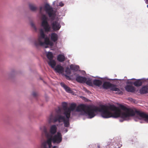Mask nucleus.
<instances>
[{"label":"nucleus","instance_id":"obj_1","mask_svg":"<svg viewBox=\"0 0 148 148\" xmlns=\"http://www.w3.org/2000/svg\"><path fill=\"white\" fill-rule=\"evenodd\" d=\"M100 108L94 106L86 105L82 104L79 105L76 110L77 112L83 111L88 116L89 118H92L95 116V112H101V115L103 118H108L111 117L117 118L121 117L120 122H123L126 118L134 116L136 112L131 108H127L125 106L121 105L119 107L121 109L125 111L121 113L120 108L113 105L109 106L101 105Z\"/></svg>","mask_w":148,"mask_h":148},{"label":"nucleus","instance_id":"obj_2","mask_svg":"<svg viewBox=\"0 0 148 148\" xmlns=\"http://www.w3.org/2000/svg\"><path fill=\"white\" fill-rule=\"evenodd\" d=\"M40 129L45 134V136L47 138L46 141L48 143V147L49 148H51L52 146L51 141H52L53 143L59 144L62 141V135L60 132H58L56 134L53 136L49 134L47 132L46 127L43 126L40 128Z\"/></svg>","mask_w":148,"mask_h":148},{"label":"nucleus","instance_id":"obj_3","mask_svg":"<svg viewBox=\"0 0 148 148\" xmlns=\"http://www.w3.org/2000/svg\"><path fill=\"white\" fill-rule=\"evenodd\" d=\"M44 39L45 41L44 42H42L41 38H39L38 40L34 42V44L35 45L36 47L38 46H44L45 48L48 47V45H49L51 46H53V43L50 41L48 38L46 37Z\"/></svg>","mask_w":148,"mask_h":148},{"label":"nucleus","instance_id":"obj_4","mask_svg":"<svg viewBox=\"0 0 148 148\" xmlns=\"http://www.w3.org/2000/svg\"><path fill=\"white\" fill-rule=\"evenodd\" d=\"M45 9L49 16L51 20H53L56 16V12L49 4H46L45 6Z\"/></svg>","mask_w":148,"mask_h":148},{"label":"nucleus","instance_id":"obj_5","mask_svg":"<svg viewBox=\"0 0 148 148\" xmlns=\"http://www.w3.org/2000/svg\"><path fill=\"white\" fill-rule=\"evenodd\" d=\"M42 19L41 26L43 27L45 32H51V27L48 23L47 17L45 14H43L42 16Z\"/></svg>","mask_w":148,"mask_h":148},{"label":"nucleus","instance_id":"obj_6","mask_svg":"<svg viewBox=\"0 0 148 148\" xmlns=\"http://www.w3.org/2000/svg\"><path fill=\"white\" fill-rule=\"evenodd\" d=\"M66 119L65 116L58 114L56 115L54 118H53L52 114L49 117V122H53L54 123L58 121L60 123L63 122Z\"/></svg>","mask_w":148,"mask_h":148},{"label":"nucleus","instance_id":"obj_7","mask_svg":"<svg viewBox=\"0 0 148 148\" xmlns=\"http://www.w3.org/2000/svg\"><path fill=\"white\" fill-rule=\"evenodd\" d=\"M76 107V105L75 103H72L70 105L69 107L68 108L67 111L65 112V114L67 116V117H69L71 116V111H73L75 109Z\"/></svg>","mask_w":148,"mask_h":148},{"label":"nucleus","instance_id":"obj_8","mask_svg":"<svg viewBox=\"0 0 148 148\" xmlns=\"http://www.w3.org/2000/svg\"><path fill=\"white\" fill-rule=\"evenodd\" d=\"M52 28L53 31H58L61 27V25L58 21H55L51 23Z\"/></svg>","mask_w":148,"mask_h":148},{"label":"nucleus","instance_id":"obj_9","mask_svg":"<svg viewBox=\"0 0 148 148\" xmlns=\"http://www.w3.org/2000/svg\"><path fill=\"white\" fill-rule=\"evenodd\" d=\"M55 71L59 74H63L64 72V68L60 65H57L54 69Z\"/></svg>","mask_w":148,"mask_h":148},{"label":"nucleus","instance_id":"obj_10","mask_svg":"<svg viewBox=\"0 0 148 148\" xmlns=\"http://www.w3.org/2000/svg\"><path fill=\"white\" fill-rule=\"evenodd\" d=\"M136 112L137 114L144 119L145 121H148V114L144 112H141L139 111H136Z\"/></svg>","mask_w":148,"mask_h":148},{"label":"nucleus","instance_id":"obj_11","mask_svg":"<svg viewBox=\"0 0 148 148\" xmlns=\"http://www.w3.org/2000/svg\"><path fill=\"white\" fill-rule=\"evenodd\" d=\"M58 38V36L57 34L55 33H52L50 35L51 40L54 42H57Z\"/></svg>","mask_w":148,"mask_h":148},{"label":"nucleus","instance_id":"obj_12","mask_svg":"<svg viewBox=\"0 0 148 148\" xmlns=\"http://www.w3.org/2000/svg\"><path fill=\"white\" fill-rule=\"evenodd\" d=\"M86 80H87L86 78L80 76H77L76 78V81L80 83H85Z\"/></svg>","mask_w":148,"mask_h":148},{"label":"nucleus","instance_id":"obj_13","mask_svg":"<svg viewBox=\"0 0 148 148\" xmlns=\"http://www.w3.org/2000/svg\"><path fill=\"white\" fill-rule=\"evenodd\" d=\"M57 127L55 125H52L50 127L49 132L51 135H54L56 134L57 132Z\"/></svg>","mask_w":148,"mask_h":148},{"label":"nucleus","instance_id":"obj_14","mask_svg":"<svg viewBox=\"0 0 148 148\" xmlns=\"http://www.w3.org/2000/svg\"><path fill=\"white\" fill-rule=\"evenodd\" d=\"M126 90L129 92H134L135 91V88L132 86L127 85L125 87Z\"/></svg>","mask_w":148,"mask_h":148},{"label":"nucleus","instance_id":"obj_15","mask_svg":"<svg viewBox=\"0 0 148 148\" xmlns=\"http://www.w3.org/2000/svg\"><path fill=\"white\" fill-rule=\"evenodd\" d=\"M60 85L62 87H63L67 92L70 93H72L73 92V91L71 89V88L66 85L64 83H61L60 84Z\"/></svg>","mask_w":148,"mask_h":148},{"label":"nucleus","instance_id":"obj_16","mask_svg":"<svg viewBox=\"0 0 148 148\" xmlns=\"http://www.w3.org/2000/svg\"><path fill=\"white\" fill-rule=\"evenodd\" d=\"M112 85V84L110 83L106 82L103 83L102 86L103 88L107 89L110 88Z\"/></svg>","mask_w":148,"mask_h":148},{"label":"nucleus","instance_id":"obj_17","mask_svg":"<svg viewBox=\"0 0 148 148\" xmlns=\"http://www.w3.org/2000/svg\"><path fill=\"white\" fill-rule=\"evenodd\" d=\"M66 117V119H65L63 122L64 126L65 127H69L70 125V123L69 122V118L70 117V116H69V117H68V118L67 117L66 115V114H64Z\"/></svg>","mask_w":148,"mask_h":148},{"label":"nucleus","instance_id":"obj_18","mask_svg":"<svg viewBox=\"0 0 148 148\" xmlns=\"http://www.w3.org/2000/svg\"><path fill=\"white\" fill-rule=\"evenodd\" d=\"M110 89L112 91H117L119 94H121L122 93V92L120 90L116 88V87L115 85L112 84V85L110 88Z\"/></svg>","mask_w":148,"mask_h":148},{"label":"nucleus","instance_id":"obj_19","mask_svg":"<svg viewBox=\"0 0 148 148\" xmlns=\"http://www.w3.org/2000/svg\"><path fill=\"white\" fill-rule=\"evenodd\" d=\"M93 84L96 86L99 87L102 85V82L99 79H95L93 81Z\"/></svg>","mask_w":148,"mask_h":148},{"label":"nucleus","instance_id":"obj_20","mask_svg":"<svg viewBox=\"0 0 148 148\" xmlns=\"http://www.w3.org/2000/svg\"><path fill=\"white\" fill-rule=\"evenodd\" d=\"M49 65L53 69L55 68L56 64V62L54 60H49L48 62Z\"/></svg>","mask_w":148,"mask_h":148},{"label":"nucleus","instance_id":"obj_21","mask_svg":"<svg viewBox=\"0 0 148 148\" xmlns=\"http://www.w3.org/2000/svg\"><path fill=\"white\" fill-rule=\"evenodd\" d=\"M57 59L58 61L61 62L64 61L66 60L65 56L62 54L58 55Z\"/></svg>","mask_w":148,"mask_h":148},{"label":"nucleus","instance_id":"obj_22","mask_svg":"<svg viewBox=\"0 0 148 148\" xmlns=\"http://www.w3.org/2000/svg\"><path fill=\"white\" fill-rule=\"evenodd\" d=\"M148 90V87L144 86L140 89V92L142 94H145L147 92Z\"/></svg>","mask_w":148,"mask_h":148},{"label":"nucleus","instance_id":"obj_23","mask_svg":"<svg viewBox=\"0 0 148 148\" xmlns=\"http://www.w3.org/2000/svg\"><path fill=\"white\" fill-rule=\"evenodd\" d=\"M143 84V82L140 79H138L133 83L134 85L138 87L141 86Z\"/></svg>","mask_w":148,"mask_h":148},{"label":"nucleus","instance_id":"obj_24","mask_svg":"<svg viewBox=\"0 0 148 148\" xmlns=\"http://www.w3.org/2000/svg\"><path fill=\"white\" fill-rule=\"evenodd\" d=\"M62 105L64 110L63 114H65V112L67 111L68 108L67 103L66 102H63L62 103Z\"/></svg>","mask_w":148,"mask_h":148},{"label":"nucleus","instance_id":"obj_25","mask_svg":"<svg viewBox=\"0 0 148 148\" xmlns=\"http://www.w3.org/2000/svg\"><path fill=\"white\" fill-rule=\"evenodd\" d=\"M29 8L31 10L34 11H36L37 9V7L33 4L30 3L29 5Z\"/></svg>","mask_w":148,"mask_h":148},{"label":"nucleus","instance_id":"obj_26","mask_svg":"<svg viewBox=\"0 0 148 148\" xmlns=\"http://www.w3.org/2000/svg\"><path fill=\"white\" fill-rule=\"evenodd\" d=\"M70 69L72 70L77 71H78L79 68V67L78 66L74 65L73 64H71L70 66Z\"/></svg>","mask_w":148,"mask_h":148},{"label":"nucleus","instance_id":"obj_27","mask_svg":"<svg viewBox=\"0 0 148 148\" xmlns=\"http://www.w3.org/2000/svg\"><path fill=\"white\" fill-rule=\"evenodd\" d=\"M88 85L91 86H93V84L92 81L91 79L88 78L86 80V82H85Z\"/></svg>","mask_w":148,"mask_h":148},{"label":"nucleus","instance_id":"obj_28","mask_svg":"<svg viewBox=\"0 0 148 148\" xmlns=\"http://www.w3.org/2000/svg\"><path fill=\"white\" fill-rule=\"evenodd\" d=\"M47 57L49 60H53V53L51 52H48L47 54Z\"/></svg>","mask_w":148,"mask_h":148},{"label":"nucleus","instance_id":"obj_29","mask_svg":"<svg viewBox=\"0 0 148 148\" xmlns=\"http://www.w3.org/2000/svg\"><path fill=\"white\" fill-rule=\"evenodd\" d=\"M106 148H115L114 144L110 142H108V145L106 146Z\"/></svg>","mask_w":148,"mask_h":148},{"label":"nucleus","instance_id":"obj_30","mask_svg":"<svg viewBox=\"0 0 148 148\" xmlns=\"http://www.w3.org/2000/svg\"><path fill=\"white\" fill-rule=\"evenodd\" d=\"M40 37H39V38H41V40L42 38L44 39L45 38V35L42 29H41L40 30Z\"/></svg>","mask_w":148,"mask_h":148},{"label":"nucleus","instance_id":"obj_31","mask_svg":"<svg viewBox=\"0 0 148 148\" xmlns=\"http://www.w3.org/2000/svg\"><path fill=\"white\" fill-rule=\"evenodd\" d=\"M42 146L43 147V148H47V147L48 145V143H47V141H45L42 144Z\"/></svg>","mask_w":148,"mask_h":148},{"label":"nucleus","instance_id":"obj_32","mask_svg":"<svg viewBox=\"0 0 148 148\" xmlns=\"http://www.w3.org/2000/svg\"><path fill=\"white\" fill-rule=\"evenodd\" d=\"M65 72L68 75H70L71 73V71L70 69L68 67H67L65 70Z\"/></svg>","mask_w":148,"mask_h":148},{"label":"nucleus","instance_id":"obj_33","mask_svg":"<svg viewBox=\"0 0 148 148\" xmlns=\"http://www.w3.org/2000/svg\"><path fill=\"white\" fill-rule=\"evenodd\" d=\"M93 147L94 148H100V146L99 144H97L94 145Z\"/></svg>","mask_w":148,"mask_h":148},{"label":"nucleus","instance_id":"obj_34","mask_svg":"<svg viewBox=\"0 0 148 148\" xmlns=\"http://www.w3.org/2000/svg\"><path fill=\"white\" fill-rule=\"evenodd\" d=\"M31 25L32 27H33L35 30L36 29V28L34 23L32 22L31 23Z\"/></svg>","mask_w":148,"mask_h":148},{"label":"nucleus","instance_id":"obj_35","mask_svg":"<svg viewBox=\"0 0 148 148\" xmlns=\"http://www.w3.org/2000/svg\"><path fill=\"white\" fill-rule=\"evenodd\" d=\"M32 95L34 97H36L37 95V93L35 92L32 93Z\"/></svg>","mask_w":148,"mask_h":148},{"label":"nucleus","instance_id":"obj_36","mask_svg":"<svg viewBox=\"0 0 148 148\" xmlns=\"http://www.w3.org/2000/svg\"><path fill=\"white\" fill-rule=\"evenodd\" d=\"M59 5L61 7H62L64 5V4L62 2H61L59 3Z\"/></svg>","mask_w":148,"mask_h":148},{"label":"nucleus","instance_id":"obj_37","mask_svg":"<svg viewBox=\"0 0 148 148\" xmlns=\"http://www.w3.org/2000/svg\"><path fill=\"white\" fill-rule=\"evenodd\" d=\"M52 148H59L58 146H54Z\"/></svg>","mask_w":148,"mask_h":148},{"label":"nucleus","instance_id":"obj_38","mask_svg":"<svg viewBox=\"0 0 148 148\" xmlns=\"http://www.w3.org/2000/svg\"><path fill=\"white\" fill-rule=\"evenodd\" d=\"M61 112V110L60 109H59L57 113H58L59 112Z\"/></svg>","mask_w":148,"mask_h":148},{"label":"nucleus","instance_id":"obj_39","mask_svg":"<svg viewBox=\"0 0 148 148\" xmlns=\"http://www.w3.org/2000/svg\"><path fill=\"white\" fill-rule=\"evenodd\" d=\"M42 7H40V11L41 12L42 10Z\"/></svg>","mask_w":148,"mask_h":148},{"label":"nucleus","instance_id":"obj_40","mask_svg":"<svg viewBox=\"0 0 148 148\" xmlns=\"http://www.w3.org/2000/svg\"><path fill=\"white\" fill-rule=\"evenodd\" d=\"M66 77H69V76H67V75H65Z\"/></svg>","mask_w":148,"mask_h":148},{"label":"nucleus","instance_id":"obj_41","mask_svg":"<svg viewBox=\"0 0 148 148\" xmlns=\"http://www.w3.org/2000/svg\"><path fill=\"white\" fill-rule=\"evenodd\" d=\"M66 132H67V130H66Z\"/></svg>","mask_w":148,"mask_h":148},{"label":"nucleus","instance_id":"obj_42","mask_svg":"<svg viewBox=\"0 0 148 148\" xmlns=\"http://www.w3.org/2000/svg\"><path fill=\"white\" fill-rule=\"evenodd\" d=\"M86 90V91H88V92L89 91H88V90Z\"/></svg>","mask_w":148,"mask_h":148},{"label":"nucleus","instance_id":"obj_43","mask_svg":"<svg viewBox=\"0 0 148 148\" xmlns=\"http://www.w3.org/2000/svg\"><path fill=\"white\" fill-rule=\"evenodd\" d=\"M129 83H130V84H131V83H132L131 82H130Z\"/></svg>","mask_w":148,"mask_h":148},{"label":"nucleus","instance_id":"obj_44","mask_svg":"<svg viewBox=\"0 0 148 148\" xmlns=\"http://www.w3.org/2000/svg\"><path fill=\"white\" fill-rule=\"evenodd\" d=\"M147 7L148 8V5H147Z\"/></svg>","mask_w":148,"mask_h":148}]
</instances>
